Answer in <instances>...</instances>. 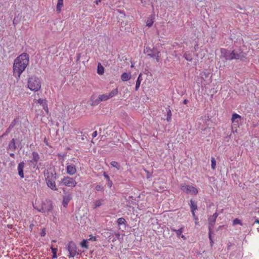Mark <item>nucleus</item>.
<instances>
[{
  "label": "nucleus",
  "instance_id": "8",
  "mask_svg": "<svg viewBox=\"0 0 259 259\" xmlns=\"http://www.w3.org/2000/svg\"><path fill=\"white\" fill-rule=\"evenodd\" d=\"M76 246L72 241L69 242L67 245V250L69 252L68 257L69 258L73 257L76 254Z\"/></svg>",
  "mask_w": 259,
  "mask_h": 259
},
{
  "label": "nucleus",
  "instance_id": "51",
  "mask_svg": "<svg viewBox=\"0 0 259 259\" xmlns=\"http://www.w3.org/2000/svg\"><path fill=\"white\" fill-rule=\"evenodd\" d=\"M80 54H77V58H76V62L78 61L80 58Z\"/></svg>",
  "mask_w": 259,
  "mask_h": 259
},
{
  "label": "nucleus",
  "instance_id": "62",
  "mask_svg": "<svg viewBox=\"0 0 259 259\" xmlns=\"http://www.w3.org/2000/svg\"><path fill=\"white\" fill-rule=\"evenodd\" d=\"M32 226H33V224H31V225H30V227H32Z\"/></svg>",
  "mask_w": 259,
  "mask_h": 259
},
{
  "label": "nucleus",
  "instance_id": "20",
  "mask_svg": "<svg viewBox=\"0 0 259 259\" xmlns=\"http://www.w3.org/2000/svg\"><path fill=\"white\" fill-rule=\"evenodd\" d=\"M103 176L105 177V178L106 179V180L107 181V186H108V187H109V188H111L112 185V182L110 179L109 176L105 171H104V172H103Z\"/></svg>",
  "mask_w": 259,
  "mask_h": 259
},
{
  "label": "nucleus",
  "instance_id": "36",
  "mask_svg": "<svg viewBox=\"0 0 259 259\" xmlns=\"http://www.w3.org/2000/svg\"><path fill=\"white\" fill-rule=\"evenodd\" d=\"M211 168L214 169L215 168L216 166V161L213 157H212L211 158Z\"/></svg>",
  "mask_w": 259,
  "mask_h": 259
},
{
  "label": "nucleus",
  "instance_id": "49",
  "mask_svg": "<svg viewBox=\"0 0 259 259\" xmlns=\"http://www.w3.org/2000/svg\"><path fill=\"white\" fill-rule=\"evenodd\" d=\"M97 135H98L97 131H95V132H94L93 133V134H92V137H93V138H95V137H97Z\"/></svg>",
  "mask_w": 259,
  "mask_h": 259
},
{
  "label": "nucleus",
  "instance_id": "45",
  "mask_svg": "<svg viewBox=\"0 0 259 259\" xmlns=\"http://www.w3.org/2000/svg\"><path fill=\"white\" fill-rule=\"evenodd\" d=\"M42 107H43V109L47 112V113H49V109H48L47 103L46 105H45Z\"/></svg>",
  "mask_w": 259,
  "mask_h": 259
},
{
  "label": "nucleus",
  "instance_id": "48",
  "mask_svg": "<svg viewBox=\"0 0 259 259\" xmlns=\"http://www.w3.org/2000/svg\"><path fill=\"white\" fill-rule=\"evenodd\" d=\"M198 49V45L197 43H196V44L194 46V51L196 52Z\"/></svg>",
  "mask_w": 259,
  "mask_h": 259
},
{
  "label": "nucleus",
  "instance_id": "21",
  "mask_svg": "<svg viewBox=\"0 0 259 259\" xmlns=\"http://www.w3.org/2000/svg\"><path fill=\"white\" fill-rule=\"evenodd\" d=\"M131 78L130 73L124 72L121 76V79L122 81H125L128 80Z\"/></svg>",
  "mask_w": 259,
  "mask_h": 259
},
{
  "label": "nucleus",
  "instance_id": "1",
  "mask_svg": "<svg viewBox=\"0 0 259 259\" xmlns=\"http://www.w3.org/2000/svg\"><path fill=\"white\" fill-rule=\"evenodd\" d=\"M29 57L27 53H23L17 57L15 60L13 64L14 74L17 75L20 78L21 74L29 64Z\"/></svg>",
  "mask_w": 259,
  "mask_h": 259
},
{
  "label": "nucleus",
  "instance_id": "46",
  "mask_svg": "<svg viewBox=\"0 0 259 259\" xmlns=\"http://www.w3.org/2000/svg\"><path fill=\"white\" fill-rule=\"evenodd\" d=\"M218 216V213L216 212L213 215H210V217L213 219H215L216 220Z\"/></svg>",
  "mask_w": 259,
  "mask_h": 259
},
{
  "label": "nucleus",
  "instance_id": "22",
  "mask_svg": "<svg viewBox=\"0 0 259 259\" xmlns=\"http://www.w3.org/2000/svg\"><path fill=\"white\" fill-rule=\"evenodd\" d=\"M142 80V74L141 73L139 75V76L136 81V87H135L136 91H138L139 90Z\"/></svg>",
  "mask_w": 259,
  "mask_h": 259
},
{
  "label": "nucleus",
  "instance_id": "63",
  "mask_svg": "<svg viewBox=\"0 0 259 259\" xmlns=\"http://www.w3.org/2000/svg\"><path fill=\"white\" fill-rule=\"evenodd\" d=\"M32 226H33V224H31V225H30V227H32Z\"/></svg>",
  "mask_w": 259,
  "mask_h": 259
},
{
  "label": "nucleus",
  "instance_id": "58",
  "mask_svg": "<svg viewBox=\"0 0 259 259\" xmlns=\"http://www.w3.org/2000/svg\"><path fill=\"white\" fill-rule=\"evenodd\" d=\"M254 223H256L259 224V220L256 219V220L255 221Z\"/></svg>",
  "mask_w": 259,
  "mask_h": 259
},
{
  "label": "nucleus",
  "instance_id": "31",
  "mask_svg": "<svg viewBox=\"0 0 259 259\" xmlns=\"http://www.w3.org/2000/svg\"><path fill=\"white\" fill-rule=\"evenodd\" d=\"M104 201V199L97 200L95 202V208H97V207H99L101 206L103 204L102 202H103Z\"/></svg>",
  "mask_w": 259,
  "mask_h": 259
},
{
  "label": "nucleus",
  "instance_id": "29",
  "mask_svg": "<svg viewBox=\"0 0 259 259\" xmlns=\"http://www.w3.org/2000/svg\"><path fill=\"white\" fill-rule=\"evenodd\" d=\"M118 89L117 88L115 89H114L109 94V95H108V97L109 98H112L114 96H115V95H116L117 94H118Z\"/></svg>",
  "mask_w": 259,
  "mask_h": 259
},
{
  "label": "nucleus",
  "instance_id": "38",
  "mask_svg": "<svg viewBox=\"0 0 259 259\" xmlns=\"http://www.w3.org/2000/svg\"><path fill=\"white\" fill-rule=\"evenodd\" d=\"M37 102L42 107L47 103L46 99H39Z\"/></svg>",
  "mask_w": 259,
  "mask_h": 259
},
{
  "label": "nucleus",
  "instance_id": "15",
  "mask_svg": "<svg viewBox=\"0 0 259 259\" xmlns=\"http://www.w3.org/2000/svg\"><path fill=\"white\" fill-rule=\"evenodd\" d=\"M89 102H90V104L91 106H93L98 105L101 102V101H100V99L99 98V97L96 98V96L95 95H93L91 97Z\"/></svg>",
  "mask_w": 259,
  "mask_h": 259
},
{
  "label": "nucleus",
  "instance_id": "5",
  "mask_svg": "<svg viewBox=\"0 0 259 259\" xmlns=\"http://www.w3.org/2000/svg\"><path fill=\"white\" fill-rule=\"evenodd\" d=\"M53 206L51 200H46L41 203V207L38 209V211L43 213H47L49 214L52 212Z\"/></svg>",
  "mask_w": 259,
  "mask_h": 259
},
{
  "label": "nucleus",
  "instance_id": "2",
  "mask_svg": "<svg viewBox=\"0 0 259 259\" xmlns=\"http://www.w3.org/2000/svg\"><path fill=\"white\" fill-rule=\"evenodd\" d=\"M46 177V181L47 185L52 190H57V188L56 186L55 181L57 179V174L55 169L49 172H45Z\"/></svg>",
  "mask_w": 259,
  "mask_h": 259
},
{
  "label": "nucleus",
  "instance_id": "12",
  "mask_svg": "<svg viewBox=\"0 0 259 259\" xmlns=\"http://www.w3.org/2000/svg\"><path fill=\"white\" fill-rule=\"evenodd\" d=\"M32 155V159L30 160V162L32 163L33 167H34L36 166L37 162L40 159V157L38 153L36 152H33Z\"/></svg>",
  "mask_w": 259,
  "mask_h": 259
},
{
  "label": "nucleus",
  "instance_id": "61",
  "mask_svg": "<svg viewBox=\"0 0 259 259\" xmlns=\"http://www.w3.org/2000/svg\"><path fill=\"white\" fill-rule=\"evenodd\" d=\"M101 2V1H100V0H99V1H97V4H98V3H99V2Z\"/></svg>",
  "mask_w": 259,
  "mask_h": 259
},
{
  "label": "nucleus",
  "instance_id": "56",
  "mask_svg": "<svg viewBox=\"0 0 259 259\" xmlns=\"http://www.w3.org/2000/svg\"><path fill=\"white\" fill-rule=\"evenodd\" d=\"M147 173V178H149V176L150 175L149 172L148 171H146Z\"/></svg>",
  "mask_w": 259,
  "mask_h": 259
},
{
  "label": "nucleus",
  "instance_id": "33",
  "mask_svg": "<svg viewBox=\"0 0 259 259\" xmlns=\"http://www.w3.org/2000/svg\"><path fill=\"white\" fill-rule=\"evenodd\" d=\"M98 97L100 99L101 102L105 101H107L108 99H109V98L107 94H103L102 95H99L98 96Z\"/></svg>",
  "mask_w": 259,
  "mask_h": 259
},
{
  "label": "nucleus",
  "instance_id": "4",
  "mask_svg": "<svg viewBox=\"0 0 259 259\" xmlns=\"http://www.w3.org/2000/svg\"><path fill=\"white\" fill-rule=\"evenodd\" d=\"M232 60L244 61L246 59L247 54L240 48L232 50Z\"/></svg>",
  "mask_w": 259,
  "mask_h": 259
},
{
  "label": "nucleus",
  "instance_id": "30",
  "mask_svg": "<svg viewBox=\"0 0 259 259\" xmlns=\"http://www.w3.org/2000/svg\"><path fill=\"white\" fill-rule=\"evenodd\" d=\"M153 20L152 16H150L149 18H148V20L146 22V26H147L148 27H150L152 26V25L153 24Z\"/></svg>",
  "mask_w": 259,
  "mask_h": 259
},
{
  "label": "nucleus",
  "instance_id": "43",
  "mask_svg": "<svg viewBox=\"0 0 259 259\" xmlns=\"http://www.w3.org/2000/svg\"><path fill=\"white\" fill-rule=\"evenodd\" d=\"M46 234V228H44L41 229L40 235L41 236H45Z\"/></svg>",
  "mask_w": 259,
  "mask_h": 259
},
{
  "label": "nucleus",
  "instance_id": "59",
  "mask_svg": "<svg viewBox=\"0 0 259 259\" xmlns=\"http://www.w3.org/2000/svg\"><path fill=\"white\" fill-rule=\"evenodd\" d=\"M223 226H220L218 227V229L217 230V231H218L219 229H220Z\"/></svg>",
  "mask_w": 259,
  "mask_h": 259
},
{
  "label": "nucleus",
  "instance_id": "9",
  "mask_svg": "<svg viewBox=\"0 0 259 259\" xmlns=\"http://www.w3.org/2000/svg\"><path fill=\"white\" fill-rule=\"evenodd\" d=\"M61 183L67 187H74L76 185L75 180L69 177H65L61 180Z\"/></svg>",
  "mask_w": 259,
  "mask_h": 259
},
{
  "label": "nucleus",
  "instance_id": "64",
  "mask_svg": "<svg viewBox=\"0 0 259 259\" xmlns=\"http://www.w3.org/2000/svg\"><path fill=\"white\" fill-rule=\"evenodd\" d=\"M116 236H119V234H117Z\"/></svg>",
  "mask_w": 259,
  "mask_h": 259
},
{
  "label": "nucleus",
  "instance_id": "44",
  "mask_svg": "<svg viewBox=\"0 0 259 259\" xmlns=\"http://www.w3.org/2000/svg\"><path fill=\"white\" fill-rule=\"evenodd\" d=\"M90 238L89 239H88V241H95L97 240L96 237L93 236L92 235H90Z\"/></svg>",
  "mask_w": 259,
  "mask_h": 259
},
{
  "label": "nucleus",
  "instance_id": "57",
  "mask_svg": "<svg viewBox=\"0 0 259 259\" xmlns=\"http://www.w3.org/2000/svg\"><path fill=\"white\" fill-rule=\"evenodd\" d=\"M180 237H181L182 238L184 239H186V237L184 235H181Z\"/></svg>",
  "mask_w": 259,
  "mask_h": 259
},
{
  "label": "nucleus",
  "instance_id": "39",
  "mask_svg": "<svg viewBox=\"0 0 259 259\" xmlns=\"http://www.w3.org/2000/svg\"><path fill=\"white\" fill-rule=\"evenodd\" d=\"M213 233V232H208V237L210 240V245L212 247L213 244V240L212 239V234Z\"/></svg>",
  "mask_w": 259,
  "mask_h": 259
},
{
  "label": "nucleus",
  "instance_id": "26",
  "mask_svg": "<svg viewBox=\"0 0 259 259\" xmlns=\"http://www.w3.org/2000/svg\"><path fill=\"white\" fill-rule=\"evenodd\" d=\"M184 57L186 60L189 61H191L193 59L191 54L189 52H186L184 54Z\"/></svg>",
  "mask_w": 259,
  "mask_h": 259
},
{
  "label": "nucleus",
  "instance_id": "34",
  "mask_svg": "<svg viewBox=\"0 0 259 259\" xmlns=\"http://www.w3.org/2000/svg\"><path fill=\"white\" fill-rule=\"evenodd\" d=\"M52 251L53 253L52 258H56L57 257V253L58 249L57 248H54L53 246L51 247Z\"/></svg>",
  "mask_w": 259,
  "mask_h": 259
},
{
  "label": "nucleus",
  "instance_id": "32",
  "mask_svg": "<svg viewBox=\"0 0 259 259\" xmlns=\"http://www.w3.org/2000/svg\"><path fill=\"white\" fill-rule=\"evenodd\" d=\"M209 75L210 73L208 72H203L201 73V77L203 80H205Z\"/></svg>",
  "mask_w": 259,
  "mask_h": 259
},
{
  "label": "nucleus",
  "instance_id": "7",
  "mask_svg": "<svg viewBox=\"0 0 259 259\" xmlns=\"http://www.w3.org/2000/svg\"><path fill=\"white\" fill-rule=\"evenodd\" d=\"M180 189L182 191L187 194L196 195L198 193V190L195 187L186 184H181Z\"/></svg>",
  "mask_w": 259,
  "mask_h": 259
},
{
  "label": "nucleus",
  "instance_id": "35",
  "mask_svg": "<svg viewBox=\"0 0 259 259\" xmlns=\"http://www.w3.org/2000/svg\"><path fill=\"white\" fill-rule=\"evenodd\" d=\"M19 122V118H15L10 124L12 128H13Z\"/></svg>",
  "mask_w": 259,
  "mask_h": 259
},
{
  "label": "nucleus",
  "instance_id": "16",
  "mask_svg": "<svg viewBox=\"0 0 259 259\" xmlns=\"http://www.w3.org/2000/svg\"><path fill=\"white\" fill-rule=\"evenodd\" d=\"M16 141L17 139L13 138L9 142L8 146V148L13 151H15L17 149L16 146Z\"/></svg>",
  "mask_w": 259,
  "mask_h": 259
},
{
  "label": "nucleus",
  "instance_id": "14",
  "mask_svg": "<svg viewBox=\"0 0 259 259\" xmlns=\"http://www.w3.org/2000/svg\"><path fill=\"white\" fill-rule=\"evenodd\" d=\"M67 173L70 175H73L76 172V168L75 166L72 164L67 165L66 166Z\"/></svg>",
  "mask_w": 259,
  "mask_h": 259
},
{
  "label": "nucleus",
  "instance_id": "50",
  "mask_svg": "<svg viewBox=\"0 0 259 259\" xmlns=\"http://www.w3.org/2000/svg\"><path fill=\"white\" fill-rule=\"evenodd\" d=\"M18 21L16 19V18L15 17L14 19V20H13V24L14 25H15L16 24H17L18 23Z\"/></svg>",
  "mask_w": 259,
  "mask_h": 259
},
{
  "label": "nucleus",
  "instance_id": "52",
  "mask_svg": "<svg viewBox=\"0 0 259 259\" xmlns=\"http://www.w3.org/2000/svg\"><path fill=\"white\" fill-rule=\"evenodd\" d=\"M188 102V100H187V99H185V100L183 101V104H187Z\"/></svg>",
  "mask_w": 259,
  "mask_h": 259
},
{
  "label": "nucleus",
  "instance_id": "60",
  "mask_svg": "<svg viewBox=\"0 0 259 259\" xmlns=\"http://www.w3.org/2000/svg\"><path fill=\"white\" fill-rule=\"evenodd\" d=\"M101 2V1H100V0H99V1H97V4H98V3H99V2Z\"/></svg>",
  "mask_w": 259,
  "mask_h": 259
},
{
  "label": "nucleus",
  "instance_id": "23",
  "mask_svg": "<svg viewBox=\"0 0 259 259\" xmlns=\"http://www.w3.org/2000/svg\"><path fill=\"white\" fill-rule=\"evenodd\" d=\"M183 230H184V228H183V227L181 228L180 229H179L178 230L171 228V231L176 232V235L178 237H180V236L183 232Z\"/></svg>",
  "mask_w": 259,
  "mask_h": 259
},
{
  "label": "nucleus",
  "instance_id": "25",
  "mask_svg": "<svg viewBox=\"0 0 259 259\" xmlns=\"http://www.w3.org/2000/svg\"><path fill=\"white\" fill-rule=\"evenodd\" d=\"M63 5V0H58L56 10L57 11L60 12L61 10V8Z\"/></svg>",
  "mask_w": 259,
  "mask_h": 259
},
{
  "label": "nucleus",
  "instance_id": "6",
  "mask_svg": "<svg viewBox=\"0 0 259 259\" xmlns=\"http://www.w3.org/2000/svg\"><path fill=\"white\" fill-rule=\"evenodd\" d=\"M145 53L147 54L148 56L151 58H156L157 62H159L160 60V52L157 48L153 47V49H150L149 47H146L144 50Z\"/></svg>",
  "mask_w": 259,
  "mask_h": 259
},
{
  "label": "nucleus",
  "instance_id": "37",
  "mask_svg": "<svg viewBox=\"0 0 259 259\" xmlns=\"http://www.w3.org/2000/svg\"><path fill=\"white\" fill-rule=\"evenodd\" d=\"M110 164H111V165L112 166L116 167L117 169H120V166L118 164V163L117 162H116V161H112L110 163Z\"/></svg>",
  "mask_w": 259,
  "mask_h": 259
},
{
  "label": "nucleus",
  "instance_id": "18",
  "mask_svg": "<svg viewBox=\"0 0 259 259\" xmlns=\"http://www.w3.org/2000/svg\"><path fill=\"white\" fill-rule=\"evenodd\" d=\"M215 221L216 220L215 219L211 218L210 217L208 218V221L209 232H212V229L215 223Z\"/></svg>",
  "mask_w": 259,
  "mask_h": 259
},
{
  "label": "nucleus",
  "instance_id": "55",
  "mask_svg": "<svg viewBox=\"0 0 259 259\" xmlns=\"http://www.w3.org/2000/svg\"><path fill=\"white\" fill-rule=\"evenodd\" d=\"M193 218L195 220V221H197L198 220V218L197 217L195 214V217H193Z\"/></svg>",
  "mask_w": 259,
  "mask_h": 259
},
{
  "label": "nucleus",
  "instance_id": "40",
  "mask_svg": "<svg viewBox=\"0 0 259 259\" xmlns=\"http://www.w3.org/2000/svg\"><path fill=\"white\" fill-rule=\"evenodd\" d=\"M171 115H172V114H171V110L170 109H168L167 111L166 120H167V121H170L171 118Z\"/></svg>",
  "mask_w": 259,
  "mask_h": 259
},
{
  "label": "nucleus",
  "instance_id": "11",
  "mask_svg": "<svg viewBox=\"0 0 259 259\" xmlns=\"http://www.w3.org/2000/svg\"><path fill=\"white\" fill-rule=\"evenodd\" d=\"M63 190L64 193V195L63 198L62 205L64 207H66L68 205L69 201L71 200L72 196L69 192H66L65 188H63Z\"/></svg>",
  "mask_w": 259,
  "mask_h": 259
},
{
  "label": "nucleus",
  "instance_id": "42",
  "mask_svg": "<svg viewBox=\"0 0 259 259\" xmlns=\"http://www.w3.org/2000/svg\"><path fill=\"white\" fill-rule=\"evenodd\" d=\"M95 189L98 191H101L103 190V187L101 185H98L96 186Z\"/></svg>",
  "mask_w": 259,
  "mask_h": 259
},
{
  "label": "nucleus",
  "instance_id": "19",
  "mask_svg": "<svg viewBox=\"0 0 259 259\" xmlns=\"http://www.w3.org/2000/svg\"><path fill=\"white\" fill-rule=\"evenodd\" d=\"M241 117L240 115L237 113H234L232 115V117L231 120L232 122H237L238 123L239 121L241 120Z\"/></svg>",
  "mask_w": 259,
  "mask_h": 259
},
{
  "label": "nucleus",
  "instance_id": "17",
  "mask_svg": "<svg viewBox=\"0 0 259 259\" xmlns=\"http://www.w3.org/2000/svg\"><path fill=\"white\" fill-rule=\"evenodd\" d=\"M190 206L192 215L193 217H195V211L198 209L197 204L194 201L191 199Z\"/></svg>",
  "mask_w": 259,
  "mask_h": 259
},
{
  "label": "nucleus",
  "instance_id": "41",
  "mask_svg": "<svg viewBox=\"0 0 259 259\" xmlns=\"http://www.w3.org/2000/svg\"><path fill=\"white\" fill-rule=\"evenodd\" d=\"M233 224L234 225H237V224H239L240 225H242V223L241 220H239L238 218H236L235 220H234Z\"/></svg>",
  "mask_w": 259,
  "mask_h": 259
},
{
  "label": "nucleus",
  "instance_id": "54",
  "mask_svg": "<svg viewBox=\"0 0 259 259\" xmlns=\"http://www.w3.org/2000/svg\"><path fill=\"white\" fill-rule=\"evenodd\" d=\"M10 156L11 157L14 158L15 157V154L13 153H11L10 154Z\"/></svg>",
  "mask_w": 259,
  "mask_h": 259
},
{
  "label": "nucleus",
  "instance_id": "13",
  "mask_svg": "<svg viewBox=\"0 0 259 259\" xmlns=\"http://www.w3.org/2000/svg\"><path fill=\"white\" fill-rule=\"evenodd\" d=\"M25 163L23 161L20 162L18 165V175L21 178H23L24 176V168Z\"/></svg>",
  "mask_w": 259,
  "mask_h": 259
},
{
  "label": "nucleus",
  "instance_id": "24",
  "mask_svg": "<svg viewBox=\"0 0 259 259\" xmlns=\"http://www.w3.org/2000/svg\"><path fill=\"white\" fill-rule=\"evenodd\" d=\"M104 72V68L101 63H99L97 67V73L99 75H102Z\"/></svg>",
  "mask_w": 259,
  "mask_h": 259
},
{
  "label": "nucleus",
  "instance_id": "53",
  "mask_svg": "<svg viewBox=\"0 0 259 259\" xmlns=\"http://www.w3.org/2000/svg\"><path fill=\"white\" fill-rule=\"evenodd\" d=\"M8 135V133H7L6 132L2 135L1 137H4L6 136H7Z\"/></svg>",
  "mask_w": 259,
  "mask_h": 259
},
{
  "label": "nucleus",
  "instance_id": "3",
  "mask_svg": "<svg viewBox=\"0 0 259 259\" xmlns=\"http://www.w3.org/2000/svg\"><path fill=\"white\" fill-rule=\"evenodd\" d=\"M28 87L31 91H37L39 90L41 87L39 79L34 76L29 77Z\"/></svg>",
  "mask_w": 259,
  "mask_h": 259
},
{
  "label": "nucleus",
  "instance_id": "27",
  "mask_svg": "<svg viewBox=\"0 0 259 259\" xmlns=\"http://www.w3.org/2000/svg\"><path fill=\"white\" fill-rule=\"evenodd\" d=\"M117 224L118 226H120L122 225H126V221L123 218H120L118 219L117 221Z\"/></svg>",
  "mask_w": 259,
  "mask_h": 259
},
{
  "label": "nucleus",
  "instance_id": "47",
  "mask_svg": "<svg viewBox=\"0 0 259 259\" xmlns=\"http://www.w3.org/2000/svg\"><path fill=\"white\" fill-rule=\"evenodd\" d=\"M12 128H13L11 126L9 125V126L8 127V128L6 130V131L5 132L9 134L10 133V132L11 131Z\"/></svg>",
  "mask_w": 259,
  "mask_h": 259
},
{
  "label": "nucleus",
  "instance_id": "10",
  "mask_svg": "<svg viewBox=\"0 0 259 259\" xmlns=\"http://www.w3.org/2000/svg\"><path fill=\"white\" fill-rule=\"evenodd\" d=\"M220 51L221 58H224L226 60H232V51H231L230 50H229L226 49L221 48Z\"/></svg>",
  "mask_w": 259,
  "mask_h": 259
},
{
  "label": "nucleus",
  "instance_id": "28",
  "mask_svg": "<svg viewBox=\"0 0 259 259\" xmlns=\"http://www.w3.org/2000/svg\"><path fill=\"white\" fill-rule=\"evenodd\" d=\"M81 246L83 248L88 249V240L87 239H83L80 243Z\"/></svg>",
  "mask_w": 259,
  "mask_h": 259
}]
</instances>
